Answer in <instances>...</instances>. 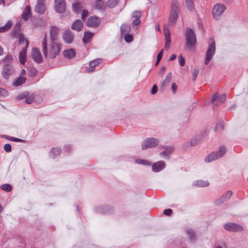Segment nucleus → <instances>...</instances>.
<instances>
[{"instance_id": "aec40b11", "label": "nucleus", "mask_w": 248, "mask_h": 248, "mask_svg": "<svg viewBox=\"0 0 248 248\" xmlns=\"http://www.w3.org/2000/svg\"><path fill=\"white\" fill-rule=\"evenodd\" d=\"M63 54L65 57L71 59L75 57L76 51L74 49L70 48L63 51Z\"/></svg>"}, {"instance_id": "1a4fd4ad", "label": "nucleus", "mask_w": 248, "mask_h": 248, "mask_svg": "<svg viewBox=\"0 0 248 248\" xmlns=\"http://www.w3.org/2000/svg\"><path fill=\"white\" fill-rule=\"evenodd\" d=\"M46 0H37V4L34 8L35 11L39 14H43L46 10L45 2Z\"/></svg>"}, {"instance_id": "39448f33", "label": "nucleus", "mask_w": 248, "mask_h": 248, "mask_svg": "<svg viewBox=\"0 0 248 248\" xmlns=\"http://www.w3.org/2000/svg\"><path fill=\"white\" fill-rule=\"evenodd\" d=\"M216 51V44L212 38L209 39V45L206 53L204 64L207 65L214 56Z\"/></svg>"}, {"instance_id": "e2e57ef3", "label": "nucleus", "mask_w": 248, "mask_h": 248, "mask_svg": "<svg viewBox=\"0 0 248 248\" xmlns=\"http://www.w3.org/2000/svg\"><path fill=\"white\" fill-rule=\"evenodd\" d=\"M12 60V57L11 55H8L5 59V61L7 62H11Z\"/></svg>"}, {"instance_id": "c03bdc74", "label": "nucleus", "mask_w": 248, "mask_h": 248, "mask_svg": "<svg viewBox=\"0 0 248 248\" xmlns=\"http://www.w3.org/2000/svg\"><path fill=\"white\" fill-rule=\"evenodd\" d=\"M178 60L180 65L182 66H184L185 64V60L182 55H180L178 56Z\"/></svg>"}, {"instance_id": "2eb2a0df", "label": "nucleus", "mask_w": 248, "mask_h": 248, "mask_svg": "<svg viewBox=\"0 0 248 248\" xmlns=\"http://www.w3.org/2000/svg\"><path fill=\"white\" fill-rule=\"evenodd\" d=\"M74 35L70 31H66L63 33V39L67 44H71L74 40Z\"/></svg>"}, {"instance_id": "a18cd8bd", "label": "nucleus", "mask_w": 248, "mask_h": 248, "mask_svg": "<svg viewBox=\"0 0 248 248\" xmlns=\"http://www.w3.org/2000/svg\"><path fill=\"white\" fill-rule=\"evenodd\" d=\"M8 136H5V138L11 141H15V142H21L22 141V140H21L20 139H18L16 138L12 137L8 138Z\"/></svg>"}, {"instance_id": "13d9d810", "label": "nucleus", "mask_w": 248, "mask_h": 248, "mask_svg": "<svg viewBox=\"0 0 248 248\" xmlns=\"http://www.w3.org/2000/svg\"><path fill=\"white\" fill-rule=\"evenodd\" d=\"M199 73V70L198 69H195L194 70V72L193 73V80H195L197 78V76Z\"/></svg>"}, {"instance_id": "6e6552de", "label": "nucleus", "mask_w": 248, "mask_h": 248, "mask_svg": "<svg viewBox=\"0 0 248 248\" xmlns=\"http://www.w3.org/2000/svg\"><path fill=\"white\" fill-rule=\"evenodd\" d=\"M224 228L226 230L232 232L241 231L243 230V226L232 222H229L225 224Z\"/></svg>"}, {"instance_id": "393cba45", "label": "nucleus", "mask_w": 248, "mask_h": 248, "mask_svg": "<svg viewBox=\"0 0 248 248\" xmlns=\"http://www.w3.org/2000/svg\"><path fill=\"white\" fill-rule=\"evenodd\" d=\"M232 195V192L228 191L224 193L220 198V203H222L228 200Z\"/></svg>"}, {"instance_id": "338daca9", "label": "nucleus", "mask_w": 248, "mask_h": 248, "mask_svg": "<svg viewBox=\"0 0 248 248\" xmlns=\"http://www.w3.org/2000/svg\"><path fill=\"white\" fill-rule=\"evenodd\" d=\"M176 58V55L175 54H173L170 58V61H173L175 60Z\"/></svg>"}, {"instance_id": "6e6d98bb", "label": "nucleus", "mask_w": 248, "mask_h": 248, "mask_svg": "<svg viewBox=\"0 0 248 248\" xmlns=\"http://www.w3.org/2000/svg\"><path fill=\"white\" fill-rule=\"evenodd\" d=\"M157 91V87L156 85H154L152 89L151 93L153 94L155 93Z\"/></svg>"}, {"instance_id": "5701e85b", "label": "nucleus", "mask_w": 248, "mask_h": 248, "mask_svg": "<svg viewBox=\"0 0 248 248\" xmlns=\"http://www.w3.org/2000/svg\"><path fill=\"white\" fill-rule=\"evenodd\" d=\"M102 60L101 59H97L91 61L89 63L90 69L89 71L93 72L94 70V67L101 62Z\"/></svg>"}, {"instance_id": "0e129e2a", "label": "nucleus", "mask_w": 248, "mask_h": 248, "mask_svg": "<svg viewBox=\"0 0 248 248\" xmlns=\"http://www.w3.org/2000/svg\"><path fill=\"white\" fill-rule=\"evenodd\" d=\"M217 99V93H215L212 97V98L211 100L212 102L215 103Z\"/></svg>"}, {"instance_id": "c85d7f7f", "label": "nucleus", "mask_w": 248, "mask_h": 248, "mask_svg": "<svg viewBox=\"0 0 248 248\" xmlns=\"http://www.w3.org/2000/svg\"><path fill=\"white\" fill-rule=\"evenodd\" d=\"M195 185L201 187L207 186L209 185V183L208 181L200 180L196 181L195 182Z\"/></svg>"}, {"instance_id": "8fccbe9b", "label": "nucleus", "mask_w": 248, "mask_h": 248, "mask_svg": "<svg viewBox=\"0 0 248 248\" xmlns=\"http://www.w3.org/2000/svg\"><path fill=\"white\" fill-rule=\"evenodd\" d=\"M226 99V94H223L221 95L219 98L218 97V102H219L221 103H223L225 102Z\"/></svg>"}, {"instance_id": "680f3d73", "label": "nucleus", "mask_w": 248, "mask_h": 248, "mask_svg": "<svg viewBox=\"0 0 248 248\" xmlns=\"http://www.w3.org/2000/svg\"><path fill=\"white\" fill-rule=\"evenodd\" d=\"M171 88H172V90L173 92L174 93L177 89V85H176V84L175 83H173L172 84Z\"/></svg>"}, {"instance_id": "423d86ee", "label": "nucleus", "mask_w": 248, "mask_h": 248, "mask_svg": "<svg viewBox=\"0 0 248 248\" xmlns=\"http://www.w3.org/2000/svg\"><path fill=\"white\" fill-rule=\"evenodd\" d=\"M54 10L58 13H63L66 10L65 0H54Z\"/></svg>"}, {"instance_id": "37998d69", "label": "nucleus", "mask_w": 248, "mask_h": 248, "mask_svg": "<svg viewBox=\"0 0 248 248\" xmlns=\"http://www.w3.org/2000/svg\"><path fill=\"white\" fill-rule=\"evenodd\" d=\"M133 36L130 34H126L124 36V39L126 42L130 43L133 40Z\"/></svg>"}, {"instance_id": "bf43d9fd", "label": "nucleus", "mask_w": 248, "mask_h": 248, "mask_svg": "<svg viewBox=\"0 0 248 248\" xmlns=\"http://www.w3.org/2000/svg\"><path fill=\"white\" fill-rule=\"evenodd\" d=\"M166 67H165V66H162V67L160 68V70H159V74L161 76L163 75V74H164V73L165 72V70H166Z\"/></svg>"}, {"instance_id": "79ce46f5", "label": "nucleus", "mask_w": 248, "mask_h": 248, "mask_svg": "<svg viewBox=\"0 0 248 248\" xmlns=\"http://www.w3.org/2000/svg\"><path fill=\"white\" fill-rule=\"evenodd\" d=\"M18 40H19V44H22L24 43L25 41L26 42V41H28L27 39H26L22 34H19L18 35Z\"/></svg>"}, {"instance_id": "473e14b6", "label": "nucleus", "mask_w": 248, "mask_h": 248, "mask_svg": "<svg viewBox=\"0 0 248 248\" xmlns=\"http://www.w3.org/2000/svg\"><path fill=\"white\" fill-rule=\"evenodd\" d=\"M227 8L223 4H218V15H221L226 10Z\"/></svg>"}, {"instance_id": "ddd939ff", "label": "nucleus", "mask_w": 248, "mask_h": 248, "mask_svg": "<svg viewBox=\"0 0 248 248\" xmlns=\"http://www.w3.org/2000/svg\"><path fill=\"white\" fill-rule=\"evenodd\" d=\"M100 23L99 18L97 16H90L87 20V25L91 28L97 27Z\"/></svg>"}, {"instance_id": "f704fd0d", "label": "nucleus", "mask_w": 248, "mask_h": 248, "mask_svg": "<svg viewBox=\"0 0 248 248\" xmlns=\"http://www.w3.org/2000/svg\"><path fill=\"white\" fill-rule=\"evenodd\" d=\"M164 33L165 36V40L166 42L167 43H170V36L169 33V30L165 28L164 30Z\"/></svg>"}, {"instance_id": "4c0bfd02", "label": "nucleus", "mask_w": 248, "mask_h": 248, "mask_svg": "<svg viewBox=\"0 0 248 248\" xmlns=\"http://www.w3.org/2000/svg\"><path fill=\"white\" fill-rule=\"evenodd\" d=\"M101 1L102 0H96V3L95 4L96 8L100 10L104 9V5Z\"/></svg>"}, {"instance_id": "9b49d317", "label": "nucleus", "mask_w": 248, "mask_h": 248, "mask_svg": "<svg viewBox=\"0 0 248 248\" xmlns=\"http://www.w3.org/2000/svg\"><path fill=\"white\" fill-rule=\"evenodd\" d=\"M31 56L32 59L37 63H41L43 61V57L40 51L36 47L32 49Z\"/></svg>"}, {"instance_id": "ea45409f", "label": "nucleus", "mask_w": 248, "mask_h": 248, "mask_svg": "<svg viewBox=\"0 0 248 248\" xmlns=\"http://www.w3.org/2000/svg\"><path fill=\"white\" fill-rule=\"evenodd\" d=\"M8 95V91L2 88H0V95L2 97H6Z\"/></svg>"}, {"instance_id": "bb28decb", "label": "nucleus", "mask_w": 248, "mask_h": 248, "mask_svg": "<svg viewBox=\"0 0 248 248\" xmlns=\"http://www.w3.org/2000/svg\"><path fill=\"white\" fill-rule=\"evenodd\" d=\"M93 33L90 32H85L83 38V41L85 43H88L91 40Z\"/></svg>"}, {"instance_id": "5fc2aeb1", "label": "nucleus", "mask_w": 248, "mask_h": 248, "mask_svg": "<svg viewBox=\"0 0 248 248\" xmlns=\"http://www.w3.org/2000/svg\"><path fill=\"white\" fill-rule=\"evenodd\" d=\"M171 213L172 210L170 209H165L163 212L164 214L167 216L170 215Z\"/></svg>"}, {"instance_id": "c756f323", "label": "nucleus", "mask_w": 248, "mask_h": 248, "mask_svg": "<svg viewBox=\"0 0 248 248\" xmlns=\"http://www.w3.org/2000/svg\"><path fill=\"white\" fill-rule=\"evenodd\" d=\"M119 0H108L106 3V5L109 8H113L115 7L118 3Z\"/></svg>"}, {"instance_id": "69168bd1", "label": "nucleus", "mask_w": 248, "mask_h": 248, "mask_svg": "<svg viewBox=\"0 0 248 248\" xmlns=\"http://www.w3.org/2000/svg\"><path fill=\"white\" fill-rule=\"evenodd\" d=\"M224 123L223 122H219V128H220L221 129L223 130V128H224Z\"/></svg>"}, {"instance_id": "cd10ccee", "label": "nucleus", "mask_w": 248, "mask_h": 248, "mask_svg": "<svg viewBox=\"0 0 248 248\" xmlns=\"http://www.w3.org/2000/svg\"><path fill=\"white\" fill-rule=\"evenodd\" d=\"M12 25V22L9 21L5 26L0 28V32H4L8 31L11 28Z\"/></svg>"}, {"instance_id": "9d476101", "label": "nucleus", "mask_w": 248, "mask_h": 248, "mask_svg": "<svg viewBox=\"0 0 248 248\" xmlns=\"http://www.w3.org/2000/svg\"><path fill=\"white\" fill-rule=\"evenodd\" d=\"M15 70L11 65H5L2 69V75L4 78L8 79L10 76L14 73Z\"/></svg>"}, {"instance_id": "a19ab883", "label": "nucleus", "mask_w": 248, "mask_h": 248, "mask_svg": "<svg viewBox=\"0 0 248 248\" xmlns=\"http://www.w3.org/2000/svg\"><path fill=\"white\" fill-rule=\"evenodd\" d=\"M187 233L189 235L190 239L191 240H193L194 239V238L195 236L194 232L192 230L189 229L187 231Z\"/></svg>"}, {"instance_id": "72a5a7b5", "label": "nucleus", "mask_w": 248, "mask_h": 248, "mask_svg": "<svg viewBox=\"0 0 248 248\" xmlns=\"http://www.w3.org/2000/svg\"><path fill=\"white\" fill-rule=\"evenodd\" d=\"M186 4L187 8L190 11L194 8V4L192 0H186Z\"/></svg>"}, {"instance_id": "f3484780", "label": "nucleus", "mask_w": 248, "mask_h": 248, "mask_svg": "<svg viewBox=\"0 0 248 248\" xmlns=\"http://www.w3.org/2000/svg\"><path fill=\"white\" fill-rule=\"evenodd\" d=\"M71 28L73 30L79 31L83 28V23L79 19H77L73 23Z\"/></svg>"}, {"instance_id": "a878e982", "label": "nucleus", "mask_w": 248, "mask_h": 248, "mask_svg": "<svg viewBox=\"0 0 248 248\" xmlns=\"http://www.w3.org/2000/svg\"><path fill=\"white\" fill-rule=\"evenodd\" d=\"M26 78L23 76H19L14 82L13 85L15 86H19L25 82Z\"/></svg>"}, {"instance_id": "7ed1b4c3", "label": "nucleus", "mask_w": 248, "mask_h": 248, "mask_svg": "<svg viewBox=\"0 0 248 248\" xmlns=\"http://www.w3.org/2000/svg\"><path fill=\"white\" fill-rule=\"evenodd\" d=\"M16 99L18 100L25 99V102L28 104H31L33 102L40 103L42 101V98L36 94H30L27 92L19 94Z\"/></svg>"}, {"instance_id": "603ef678", "label": "nucleus", "mask_w": 248, "mask_h": 248, "mask_svg": "<svg viewBox=\"0 0 248 248\" xmlns=\"http://www.w3.org/2000/svg\"><path fill=\"white\" fill-rule=\"evenodd\" d=\"M37 74V70L34 68H31L30 69V75L31 77H34Z\"/></svg>"}, {"instance_id": "052dcab7", "label": "nucleus", "mask_w": 248, "mask_h": 248, "mask_svg": "<svg viewBox=\"0 0 248 248\" xmlns=\"http://www.w3.org/2000/svg\"><path fill=\"white\" fill-rule=\"evenodd\" d=\"M216 5L214 6L213 9V15L214 17L216 18L217 16V9L216 8Z\"/></svg>"}, {"instance_id": "f03ea898", "label": "nucleus", "mask_w": 248, "mask_h": 248, "mask_svg": "<svg viewBox=\"0 0 248 248\" xmlns=\"http://www.w3.org/2000/svg\"><path fill=\"white\" fill-rule=\"evenodd\" d=\"M179 13V8L178 2L173 0L171 3V10L169 16L168 24L170 26H174L178 17Z\"/></svg>"}, {"instance_id": "774afa93", "label": "nucleus", "mask_w": 248, "mask_h": 248, "mask_svg": "<svg viewBox=\"0 0 248 248\" xmlns=\"http://www.w3.org/2000/svg\"><path fill=\"white\" fill-rule=\"evenodd\" d=\"M26 74V71L24 69H22L20 72V76H23Z\"/></svg>"}, {"instance_id": "58836bf2", "label": "nucleus", "mask_w": 248, "mask_h": 248, "mask_svg": "<svg viewBox=\"0 0 248 248\" xmlns=\"http://www.w3.org/2000/svg\"><path fill=\"white\" fill-rule=\"evenodd\" d=\"M136 162L138 164H142L145 165L149 166L151 165L150 163L147 160L142 159H137L136 160Z\"/></svg>"}, {"instance_id": "e433bc0d", "label": "nucleus", "mask_w": 248, "mask_h": 248, "mask_svg": "<svg viewBox=\"0 0 248 248\" xmlns=\"http://www.w3.org/2000/svg\"><path fill=\"white\" fill-rule=\"evenodd\" d=\"M1 189L6 192H10L12 190V186L9 184H4L1 186Z\"/></svg>"}, {"instance_id": "49530a36", "label": "nucleus", "mask_w": 248, "mask_h": 248, "mask_svg": "<svg viewBox=\"0 0 248 248\" xmlns=\"http://www.w3.org/2000/svg\"><path fill=\"white\" fill-rule=\"evenodd\" d=\"M141 16V13L140 11H136L132 14V17L136 18H140Z\"/></svg>"}, {"instance_id": "f8f14e48", "label": "nucleus", "mask_w": 248, "mask_h": 248, "mask_svg": "<svg viewBox=\"0 0 248 248\" xmlns=\"http://www.w3.org/2000/svg\"><path fill=\"white\" fill-rule=\"evenodd\" d=\"M29 42L28 41H26V44L25 45V48H23V49L20 52L19 54V60L20 63L21 64H24L26 62L27 60V49L29 46Z\"/></svg>"}, {"instance_id": "6ab92c4d", "label": "nucleus", "mask_w": 248, "mask_h": 248, "mask_svg": "<svg viewBox=\"0 0 248 248\" xmlns=\"http://www.w3.org/2000/svg\"><path fill=\"white\" fill-rule=\"evenodd\" d=\"M72 8L74 11L77 13H78L83 9L84 4L82 2H75L72 4Z\"/></svg>"}, {"instance_id": "b1692460", "label": "nucleus", "mask_w": 248, "mask_h": 248, "mask_svg": "<svg viewBox=\"0 0 248 248\" xmlns=\"http://www.w3.org/2000/svg\"><path fill=\"white\" fill-rule=\"evenodd\" d=\"M217 158V153L216 152H212L211 154L208 155L205 158V161L207 163L211 162L215 160H216Z\"/></svg>"}, {"instance_id": "09e8293b", "label": "nucleus", "mask_w": 248, "mask_h": 248, "mask_svg": "<svg viewBox=\"0 0 248 248\" xmlns=\"http://www.w3.org/2000/svg\"><path fill=\"white\" fill-rule=\"evenodd\" d=\"M52 153L54 154V156H57L60 154V150L58 148H53L51 150Z\"/></svg>"}, {"instance_id": "2f4dec72", "label": "nucleus", "mask_w": 248, "mask_h": 248, "mask_svg": "<svg viewBox=\"0 0 248 248\" xmlns=\"http://www.w3.org/2000/svg\"><path fill=\"white\" fill-rule=\"evenodd\" d=\"M130 31V26L127 24H124L121 26V32L124 34L129 32Z\"/></svg>"}, {"instance_id": "c9c22d12", "label": "nucleus", "mask_w": 248, "mask_h": 248, "mask_svg": "<svg viewBox=\"0 0 248 248\" xmlns=\"http://www.w3.org/2000/svg\"><path fill=\"white\" fill-rule=\"evenodd\" d=\"M171 73H169L166 76L165 80L162 82V86H165L168 83H169L171 80Z\"/></svg>"}, {"instance_id": "3c124183", "label": "nucleus", "mask_w": 248, "mask_h": 248, "mask_svg": "<svg viewBox=\"0 0 248 248\" xmlns=\"http://www.w3.org/2000/svg\"><path fill=\"white\" fill-rule=\"evenodd\" d=\"M88 11L87 10H83L81 14V18L82 20H85L86 17L88 16Z\"/></svg>"}, {"instance_id": "412c9836", "label": "nucleus", "mask_w": 248, "mask_h": 248, "mask_svg": "<svg viewBox=\"0 0 248 248\" xmlns=\"http://www.w3.org/2000/svg\"><path fill=\"white\" fill-rule=\"evenodd\" d=\"M31 8L30 6H27L24 10L22 16V18L25 20H27L31 16Z\"/></svg>"}, {"instance_id": "864d4df0", "label": "nucleus", "mask_w": 248, "mask_h": 248, "mask_svg": "<svg viewBox=\"0 0 248 248\" xmlns=\"http://www.w3.org/2000/svg\"><path fill=\"white\" fill-rule=\"evenodd\" d=\"M163 54V50L162 49L157 54V60L158 62H160Z\"/></svg>"}, {"instance_id": "0eeeda50", "label": "nucleus", "mask_w": 248, "mask_h": 248, "mask_svg": "<svg viewBox=\"0 0 248 248\" xmlns=\"http://www.w3.org/2000/svg\"><path fill=\"white\" fill-rule=\"evenodd\" d=\"M158 144V140L153 138H147L144 140L142 144V149L150 148L157 146Z\"/></svg>"}, {"instance_id": "4d7b16f0", "label": "nucleus", "mask_w": 248, "mask_h": 248, "mask_svg": "<svg viewBox=\"0 0 248 248\" xmlns=\"http://www.w3.org/2000/svg\"><path fill=\"white\" fill-rule=\"evenodd\" d=\"M140 23V18H136L135 20L133 21V25L134 26H137L139 25Z\"/></svg>"}, {"instance_id": "de8ad7c7", "label": "nucleus", "mask_w": 248, "mask_h": 248, "mask_svg": "<svg viewBox=\"0 0 248 248\" xmlns=\"http://www.w3.org/2000/svg\"><path fill=\"white\" fill-rule=\"evenodd\" d=\"M4 149L7 153L10 152L12 150L11 145L10 144H5L4 146Z\"/></svg>"}, {"instance_id": "f257e3e1", "label": "nucleus", "mask_w": 248, "mask_h": 248, "mask_svg": "<svg viewBox=\"0 0 248 248\" xmlns=\"http://www.w3.org/2000/svg\"><path fill=\"white\" fill-rule=\"evenodd\" d=\"M46 33L42 41V50L45 58L54 59L59 55L62 49V45L57 41L50 42L49 46L47 43Z\"/></svg>"}, {"instance_id": "7c9ffc66", "label": "nucleus", "mask_w": 248, "mask_h": 248, "mask_svg": "<svg viewBox=\"0 0 248 248\" xmlns=\"http://www.w3.org/2000/svg\"><path fill=\"white\" fill-rule=\"evenodd\" d=\"M226 148L224 146H220L218 150V158L223 156L226 152Z\"/></svg>"}, {"instance_id": "20e7f679", "label": "nucleus", "mask_w": 248, "mask_h": 248, "mask_svg": "<svg viewBox=\"0 0 248 248\" xmlns=\"http://www.w3.org/2000/svg\"><path fill=\"white\" fill-rule=\"evenodd\" d=\"M186 46L189 49L194 46L197 42L194 31L191 29H187L186 32Z\"/></svg>"}, {"instance_id": "4be33fe9", "label": "nucleus", "mask_w": 248, "mask_h": 248, "mask_svg": "<svg viewBox=\"0 0 248 248\" xmlns=\"http://www.w3.org/2000/svg\"><path fill=\"white\" fill-rule=\"evenodd\" d=\"M163 149H164V150L160 154V155L163 157H169L170 155L173 151V148L170 147H163Z\"/></svg>"}, {"instance_id": "4468645a", "label": "nucleus", "mask_w": 248, "mask_h": 248, "mask_svg": "<svg viewBox=\"0 0 248 248\" xmlns=\"http://www.w3.org/2000/svg\"><path fill=\"white\" fill-rule=\"evenodd\" d=\"M59 32V29L55 26H52L50 30V37L51 41H56Z\"/></svg>"}, {"instance_id": "a211bd4d", "label": "nucleus", "mask_w": 248, "mask_h": 248, "mask_svg": "<svg viewBox=\"0 0 248 248\" xmlns=\"http://www.w3.org/2000/svg\"><path fill=\"white\" fill-rule=\"evenodd\" d=\"M202 140V137L200 135L196 136L191 139V140L187 143L188 145L189 146H194L197 145Z\"/></svg>"}, {"instance_id": "dca6fc26", "label": "nucleus", "mask_w": 248, "mask_h": 248, "mask_svg": "<svg viewBox=\"0 0 248 248\" xmlns=\"http://www.w3.org/2000/svg\"><path fill=\"white\" fill-rule=\"evenodd\" d=\"M165 166V163L163 161H160L152 165V170L154 172H158L164 168Z\"/></svg>"}]
</instances>
